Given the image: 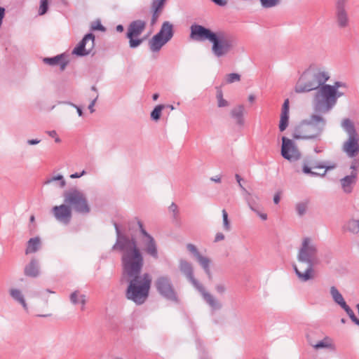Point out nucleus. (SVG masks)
<instances>
[{
  "instance_id": "f257e3e1",
  "label": "nucleus",
  "mask_w": 359,
  "mask_h": 359,
  "mask_svg": "<svg viewBox=\"0 0 359 359\" xmlns=\"http://www.w3.org/2000/svg\"><path fill=\"white\" fill-rule=\"evenodd\" d=\"M116 241L113 250L121 253L123 275L129 283L126 290V298L137 305L143 304L149 297L151 283L148 273L140 274L144 265V257L137 246L135 238L121 233L118 226L114 224Z\"/></svg>"
},
{
  "instance_id": "f03ea898",
  "label": "nucleus",
  "mask_w": 359,
  "mask_h": 359,
  "mask_svg": "<svg viewBox=\"0 0 359 359\" xmlns=\"http://www.w3.org/2000/svg\"><path fill=\"white\" fill-rule=\"evenodd\" d=\"M190 37L196 41L208 40L212 43L211 51L217 58L229 55L234 49L236 42L233 36L224 32H213L199 25L194 24L190 27Z\"/></svg>"
},
{
  "instance_id": "7ed1b4c3",
  "label": "nucleus",
  "mask_w": 359,
  "mask_h": 359,
  "mask_svg": "<svg viewBox=\"0 0 359 359\" xmlns=\"http://www.w3.org/2000/svg\"><path fill=\"white\" fill-rule=\"evenodd\" d=\"M318 252V243L314 238L306 236L302 239L297 250V259L299 264H306V268L301 270L296 264L293 265L294 272L301 282L306 283L315 278L313 266L320 262Z\"/></svg>"
},
{
  "instance_id": "20e7f679",
  "label": "nucleus",
  "mask_w": 359,
  "mask_h": 359,
  "mask_svg": "<svg viewBox=\"0 0 359 359\" xmlns=\"http://www.w3.org/2000/svg\"><path fill=\"white\" fill-rule=\"evenodd\" d=\"M330 79V72L326 67L311 65L299 77L294 86V91L297 93H306L316 90L326 85Z\"/></svg>"
},
{
  "instance_id": "39448f33",
  "label": "nucleus",
  "mask_w": 359,
  "mask_h": 359,
  "mask_svg": "<svg viewBox=\"0 0 359 359\" xmlns=\"http://www.w3.org/2000/svg\"><path fill=\"white\" fill-rule=\"evenodd\" d=\"M326 123L323 115L315 112L294 128L292 137L296 140H320Z\"/></svg>"
},
{
  "instance_id": "423d86ee",
  "label": "nucleus",
  "mask_w": 359,
  "mask_h": 359,
  "mask_svg": "<svg viewBox=\"0 0 359 359\" xmlns=\"http://www.w3.org/2000/svg\"><path fill=\"white\" fill-rule=\"evenodd\" d=\"M339 97L334 90L326 84L316 90L312 106L314 111L320 115L329 113L337 104Z\"/></svg>"
},
{
  "instance_id": "0eeeda50",
  "label": "nucleus",
  "mask_w": 359,
  "mask_h": 359,
  "mask_svg": "<svg viewBox=\"0 0 359 359\" xmlns=\"http://www.w3.org/2000/svg\"><path fill=\"white\" fill-rule=\"evenodd\" d=\"M64 201L76 212L81 214H88L90 207L86 194L77 188H72L64 194Z\"/></svg>"
},
{
  "instance_id": "6e6552de",
  "label": "nucleus",
  "mask_w": 359,
  "mask_h": 359,
  "mask_svg": "<svg viewBox=\"0 0 359 359\" xmlns=\"http://www.w3.org/2000/svg\"><path fill=\"white\" fill-rule=\"evenodd\" d=\"M341 125L348 135V139L343 144L342 150L349 158H354L359 153V135L350 119H344Z\"/></svg>"
},
{
  "instance_id": "1a4fd4ad",
  "label": "nucleus",
  "mask_w": 359,
  "mask_h": 359,
  "mask_svg": "<svg viewBox=\"0 0 359 359\" xmlns=\"http://www.w3.org/2000/svg\"><path fill=\"white\" fill-rule=\"evenodd\" d=\"M137 224L140 227V232L139 241L143 252L151 258L158 259L159 255L156 241L145 230L140 221H138Z\"/></svg>"
},
{
  "instance_id": "9d476101",
  "label": "nucleus",
  "mask_w": 359,
  "mask_h": 359,
  "mask_svg": "<svg viewBox=\"0 0 359 359\" xmlns=\"http://www.w3.org/2000/svg\"><path fill=\"white\" fill-rule=\"evenodd\" d=\"M155 285L158 293L168 300L177 302V292L168 276H161L155 281Z\"/></svg>"
},
{
  "instance_id": "9b49d317",
  "label": "nucleus",
  "mask_w": 359,
  "mask_h": 359,
  "mask_svg": "<svg viewBox=\"0 0 359 359\" xmlns=\"http://www.w3.org/2000/svg\"><path fill=\"white\" fill-rule=\"evenodd\" d=\"M281 155L290 162L297 161L302 157V154L294 142L285 137H282Z\"/></svg>"
},
{
  "instance_id": "f8f14e48",
  "label": "nucleus",
  "mask_w": 359,
  "mask_h": 359,
  "mask_svg": "<svg viewBox=\"0 0 359 359\" xmlns=\"http://www.w3.org/2000/svg\"><path fill=\"white\" fill-rule=\"evenodd\" d=\"M95 46V36L87 34L79 44L73 49L72 54L77 56H86L91 53Z\"/></svg>"
},
{
  "instance_id": "ddd939ff",
  "label": "nucleus",
  "mask_w": 359,
  "mask_h": 359,
  "mask_svg": "<svg viewBox=\"0 0 359 359\" xmlns=\"http://www.w3.org/2000/svg\"><path fill=\"white\" fill-rule=\"evenodd\" d=\"M187 249L188 250L189 252H190L194 256V257L196 258L197 262L199 263L201 266L204 270V271L206 273V275L208 276V278L211 279L212 278V273L210 271V262H211L210 259L208 257H204L202 255H201L198 250L194 244H191V243L187 244Z\"/></svg>"
},
{
  "instance_id": "4468645a",
  "label": "nucleus",
  "mask_w": 359,
  "mask_h": 359,
  "mask_svg": "<svg viewBox=\"0 0 359 359\" xmlns=\"http://www.w3.org/2000/svg\"><path fill=\"white\" fill-rule=\"evenodd\" d=\"M53 215L57 221L68 224L72 219V209L67 204L54 206L52 209Z\"/></svg>"
},
{
  "instance_id": "2eb2a0df",
  "label": "nucleus",
  "mask_w": 359,
  "mask_h": 359,
  "mask_svg": "<svg viewBox=\"0 0 359 359\" xmlns=\"http://www.w3.org/2000/svg\"><path fill=\"white\" fill-rule=\"evenodd\" d=\"M196 290L200 292L203 301L209 306L212 311H219L222 308L221 302L208 292L202 284Z\"/></svg>"
},
{
  "instance_id": "dca6fc26",
  "label": "nucleus",
  "mask_w": 359,
  "mask_h": 359,
  "mask_svg": "<svg viewBox=\"0 0 359 359\" xmlns=\"http://www.w3.org/2000/svg\"><path fill=\"white\" fill-rule=\"evenodd\" d=\"M310 163L307 161H304L302 165V172L304 174H309L311 176H318L320 175L321 177H324L326 175L327 170H333L337 167V165L334 163H325L324 162H319L316 163L313 168H325V172L320 175L316 172L311 170V167L309 166Z\"/></svg>"
},
{
  "instance_id": "f3484780",
  "label": "nucleus",
  "mask_w": 359,
  "mask_h": 359,
  "mask_svg": "<svg viewBox=\"0 0 359 359\" xmlns=\"http://www.w3.org/2000/svg\"><path fill=\"white\" fill-rule=\"evenodd\" d=\"M346 1H337V22L341 28H345L349 25V18L345 8Z\"/></svg>"
},
{
  "instance_id": "a211bd4d",
  "label": "nucleus",
  "mask_w": 359,
  "mask_h": 359,
  "mask_svg": "<svg viewBox=\"0 0 359 359\" xmlns=\"http://www.w3.org/2000/svg\"><path fill=\"white\" fill-rule=\"evenodd\" d=\"M179 268L180 271L187 277L196 289L201 285L196 279L194 278L193 267L189 262L181 259L180 261Z\"/></svg>"
},
{
  "instance_id": "6ab92c4d",
  "label": "nucleus",
  "mask_w": 359,
  "mask_h": 359,
  "mask_svg": "<svg viewBox=\"0 0 359 359\" xmlns=\"http://www.w3.org/2000/svg\"><path fill=\"white\" fill-rule=\"evenodd\" d=\"M245 109L243 104L236 106L230 111L231 117L239 128H243L245 126Z\"/></svg>"
},
{
  "instance_id": "aec40b11",
  "label": "nucleus",
  "mask_w": 359,
  "mask_h": 359,
  "mask_svg": "<svg viewBox=\"0 0 359 359\" xmlns=\"http://www.w3.org/2000/svg\"><path fill=\"white\" fill-rule=\"evenodd\" d=\"M147 22L137 20L130 22L128 28L127 37L139 36L145 29Z\"/></svg>"
},
{
  "instance_id": "412c9836",
  "label": "nucleus",
  "mask_w": 359,
  "mask_h": 359,
  "mask_svg": "<svg viewBox=\"0 0 359 359\" xmlns=\"http://www.w3.org/2000/svg\"><path fill=\"white\" fill-rule=\"evenodd\" d=\"M40 273L39 261L36 258H32L30 262L25 266V276L31 278H36L40 275Z\"/></svg>"
},
{
  "instance_id": "4be33fe9",
  "label": "nucleus",
  "mask_w": 359,
  "mask_h": 359,
  "mask_svg": "<svg viewBox=\"0 0 359 359\" xmlns=\"http://www.w3.org/2000/svg\"><path fill=\"white\" fill-rule=\"evenodd\" d=\"M356 178L357 172L352 171L350 175H346L340 180L341 188L345 194L351 193L353 187L356 182Z\"/></svg>"
},
{
  "instance_id": "5701e85b",
  "label": "nucleus",
  "mask_w": 359,
  "mask_h": 359,
  "mask_svg": "<svg viewBox=\"0 0 359 359\" xmlns=\"http://www.w3.org/2000/svg\"><path fill=\"white\" fill-rule=\"evenodd\" d=\"M289 104H290L289 100L286 99L284 101V103H283L282 109H281L280 122H279V126H278L279 130L281 132L284 131L288 126L289 111H290Z\"/></svg>"
},
{
  "instance_id": "b1692460",
  "label": "nucleus",
  "mask_w": 359,
  "mask_h": 359,
  "mask_svg": "<svg viewBox=\"0 0 359 359\" xmlns=\"http://www.w3.org/2000/svg\"><path fill=\"white\" fill-rule=\"evenodd\" d=\"M330 294L333 301L341 309H343L346 313L351 309V308L346 303L342 294L336 287L332 286L330 287Z\"/></svg>"
},
{
  "instance_id": "393cba45",
  "label": "nucleus",
  "mask_w": 359,
  "mask_h": 359,
  "mask_svg": "<svg viewBox=\"0 0 359 359\" xmlns=\"http://www.w3.org/2000/svg\"><path fill=\"white\" fill-rule=\"evenodd\" d=\"M43 62L50 66L59 65L62 71L66 68L68 64V61L65 59L63 54L57 55L53 57H45L43 58Z\"/></svg>"
},
{
  "instance_id": "a878e982",
  "label": "nucleus",
  "mask_w": 359,
  "mask_h": 359,
  "mask_svg": "<svg viewBox=\"0 0 359 359\" xmlns=\"http://www.w3.org/2000/svg\"><path fill=\"white\" fill-rule=\"evenodd\" d=\"M168 41V40L160 36V35L155 34L149 41V48L151 51L157 53L160 51L162 47Z\"/></svg>"
},
{
  "instance_id": "bb28decb",
  "label": "nucleus",
  "mask_w": 359,
  "mask_h": 359,
  "mask_svg": "<svg viewBox=\"0 0 359 359\" xmlns=\"http://www.w3.org/2000/svg\"><path fill=\"white\" fill-rule=\"evenodd\" d=\"M166 0H153L151 8L153 11L152 17L151 19V25H154L158 20L162 10L164 6V4Z\"/></svg>"
},
{
  "instance_id": "cd10ccee",
  "label": "nucleus",
  "mask_w": 359,
  "mask_h": 359,
  "mask_svg": "<svg viewBox=\"0 0 359 359\" xmlns=\"http://www.w3.org/2000/svg\"><path fill=\"white\" fill-rule=\"evenodd\" d=\"M9 294L11 298L18 304H20L22 308L25 310H28V306L26 302L25 295L18 288H11L9 290Z\"/></svg>"
},
{
  "instance_id": "c85d7f7f",
  "label": "nucleus",
  "mask_w": 359,
  "mask_h": 359,
  "mask_svg": "<svg viewBox=\"0 0 359 359\" xmlns=\"http://www.w3.org/2000/svg\"><path fill=\"white\" fill-rule=\"evenodd\" d=\"M243 196L250 209L253 212H257V208L259 200L258 196L257 194L249 192L246 189H244Z\"/></svg>"
},
{
  "instance_id": "c756f323",
  "label": "nucleus",
  "mask_w": 359,
  "mask_h": 359,
  "mask_svg": "<svg viewBox=\"0 0 359 359\" xmlns=\"http://www.w3.org/2000/svg\"><path fill=\"white\" fill-rule=\"evenodd\" d=\"M69 299L73 305L81 304V310H85L86 304V296L81 294L79 290L74 291L69 296Z\"/></svg>"
},
{
  "instance_id": "7c9ffc66",
  "label": "nucleus",
  "mask_w": 359,
  "mask_h": 359,
  "mask_svg": "<svg viewBox=\"0 0 359 359\" xmlns=\"http://www.w3.org/2000/svg\"><path fill=\"white\" fill-rule=\"evenodd\" d=\"M156 34L170 41L173 36V25L168 21L164 22Z\"/></svg>"
},
{
  "instance_id": "2f4dec72",
  "label": "nucleus",
  "mask_w": 359,
  "mask_h": 359,
  "mask_svg": "<svg viewBox=\"0 0 359 359\" xmlns=\"http://www.w3.org/2000/svg\"><path fill=\"white\" fill-rule=\"evenodd\" d=\"M41 239L39 237L30 238L27 242L25 254L29 255L36 252L41 248Z\"/></svg>"
},
{
  "instance_id": "473e14b6",
  "label": "nucleus",
  "mask_w": 359,
  "mask_h": 359,
  "mask_svg": "<svg viewBox=\"0 0 359 359\" xmlns=\"http://www.w3.org/2000/svg\"><path fill=\"white\" fill-rule=\"evenodd\" d=\"M309 203L310 201L309 199H304L295 204V211L299 217H302L306 214Z\"/></svg>"
},
{
  "instance_id": "72a5a7b5",
  "label": "nucleus",
  "mask_w": 359,
  "mask_h": 359,
  "mask_svg": "<svg viewBox=\"0 0 359 359\" xmlns=\"http://www.w3.org/2000/svg\"><path fill=\"white\" fill-rule=\"evenodd\" d=\"M313 347L317 350L320 348H328L331 350L335 349V346L332 339L328 337H325L323 340L313 345Z\"/></svg>"
},
{
  "instance_id": "f704fd0d",
  "label": "nucleus",
  "mask_w": 359,
  "mask_h": 359,
  "mask_svg": "<svg viewBox=\"0 0 359 359\" xmlns=\"http://www.w3.org/2000/svg\"><path fill=\"white\" fill-rule=\"evenodd\" d=\"M329 87H331L335 92V94L338 96V97H341L344 95L345 93L340 90L339 89H344L347 88V85L346 83L342 81H335L333 85H329Z\"/></svg>"
},
{
  "instance_id": "c9c22d12",
  "label": "nucleus",
  "mask_w": 359,
  "mask_h": 359,
  "mask_svg": "<svg viewBox=\"0 0 359 359\" xmlns=\"http://www.w3.org/2000/svg\"><path fill=\"white\" fill-rule=\"evenodd\" d=\"M55 181H58L59 182V187L60 188H63L65 187L66 185V182L64 179V177L59 174L56 176H53L51 177H49L48 178L45 182H44V184L47 185V184H49L53 182H55Z\"/></svg>"
},
{
  "instance_id": "e433bc0d",
  "label": "nucleus",
  "mask_w": 359,
  "mask_h": 359,
  "mask_svg": "<svg viewBox=\"0 0 359 359\" xmlns=\"http://www.w3.org/2000/svg\"><path fill=\"white\" fill-rule=\"evenodd\" d=\"M216 98L217 101V107L219 108L226 107L229 106V102L223 97V93L221 89H217Z\"/></svg>"
},
{
  "instance_id": "4c0bfd02",
  "label": "nucleus",
  "mask_w": 359,
  "mask_h": 359,
  "mask_svg": "<svg viewBox=\"0 0 359 359\" xmlns=\"http://www.w3.org/2000/svg\"><path fill=\"white\" fill-rule=\"evenodd\" d=\"M165 108L163 104H158L154 107L153 111L151 112V118L152 120L157 121L159 120L161 112L163 109Z\"/></svg>"
},
{
  "instance_id": "58836bf2",
  "label": "nucleus",
  "mask_w": 359,
  "mask_h": 359,
  "mask_svg": "<svg viewBox=\"0 0 359 359\" xmlns=\"http://www.w3.org/2000/svg\"><path fill=\"white\" fill-rule=\"evenodd\" d=\"M261 6L264 8H271L278 6L281 0H259Z\"/></svg>"
},
{
  "instance_id": "ea45409f",
  "label": "nucleus",
  "mask_w": 359,
  "mask_h": 359,
  "mask_svg": "<svg viewBox=\"0 0 359 359\" xmlns=\"http://www.w3.org/2000/svg\"><path fill=\"white\" fill-rule=\"evenodd\" d=\"M222 213L223 219V229L226 231H229L231 230V224L228 219V214L225 210H222Z\"/></svg>"
},
{
  "instance_id": "a19ab883",
  "label": "nucleus",
  "mask_w": 359,
  "mask_h": 359,
  "mask_svg": "<svg viewBox=\"0 0 359 359\" xmlns=\"http://www.w3.org/2000/svg\"><path fill=\"white\" fill-rule=\"evenodd\" d=\"M241 75L237 73H231L226 76V82L227 83H233L234 82L240 81Z\"/></svg>"
},
{
  "instance_id": "79ce46f5",
  "label": "nucleus",
  "mask_w": 359,
  "mask_h": 359,
  "mask_svg": "<svg viewBox=\"0 0 359 359\" xmlns=\"http://www.w3.org/2000/svg\"><path fill=\"white\" fill-rule=\"evenodd\" d=\"M347 229L352 233L359 232L358 220H351L347 224Z\"/></svg>"
},
{
  "instance_id": "37998d69",
  "label": "nucleus",
  "mask_w": 359,
  "mask_h": 359,
  "mask_svg": "<svg viewBox=\"0 0 359 359\" xmlns=\"http://www.w3.org/2000/svg\"><path fill=\"white\" fill-rule=\"evenodd\" d=\"M137 37L138 36L128 37L129 39V46L131 48H137L142 43V39H137Z\"/></svg>"
},
{
  "instance_id": "c03bdc74",
  "label": "nucleus",
  "mask_w": 359,
  "mask_h": 359,
  "mask_svg": "<svg viewBox=\"0 0 359 359\" xmlns=\"http://www.w3.org/2000/svg\"><path fill=\"white\" fill-rule=\"evenodd\" d=\"M48 0H41L40 1V7L39 13L42 15H44L48 11Z\"/></svg>"
},
{
  "instance_id": "a18cd8bd",
  "label": "nucleus",
  "mask_w": 359,
  "mask_h": 359,
  "mask_svg": "<svg viewBox=\"0 0 359 359\" xmlns=\"http://www.w3.org/2000/svg\"><path fill=\"white\" fill-rule=\"evenodd\" d=\"M91 29L92 30H100V31H104V27L102 25L101 22L100 21H95L91 25Z\"/></svg>"
},
{
  "instance_id": "49530a36",
  "label": "nucleus",
  "mask_w": 359,
  "mask_h": 359,
  "mask_svg": "<svg viewBox=\"0 0 359 359\" xmlns=\"http://www.w3.org/2000/svg\"><path fill=\"white\" fill-rule=\"evenodd\" d=\"M46 133L48 134V135L50 137H53L55 139V142L56 143H60L61 142V139L59 137V136L57 135V133L55 130H48L46 132Z\"/></svg>"
},
{
  "instance_id": "de8ad7c7",
  "label": "nucleus",
  "mask_w": 359,
  "mask_h": 359,
  "mask_svg": "<svg viewBox=\"0 0 359 359\" xmlns=\"http://www.w3.org/2000/svg\"><path fill=\"white\" fill-rule=\"evenodd\" d=\"M347 315L349 316V318H351V320L357 325L359 326V319L357 318V317L355 316L354 312L353 311V310L351 309L349 311H348L346 312Z\"/></svg>"
},
{
  "instance_id": "09e8293b",
  "label": "nucleus",
  "mask_w": 359,
  "mask_h": 359,
  "mask_svg": "<svg viewBox=\"0 0 359 359\" xmlns=\"http://www.w3.org/2000/svg\"><path fill=\"white\" fill-rule=\"evenodd\" d=\"M215 288L216 292L219 294H224L226 290L225 285L222 283L217 284Z\"/></svg>"
},
{
  "instance_id": "8fccbe9b",
  "label": "nucleus",
  "mask_w": 359,
  "mask_h": 359,
  "mask_svg": "<svg viewBox=\"0 0 359 359\" xmlns=\"http://www.w3.org/2000/svg\"><path fill=\"white\" fill-rule=\"evenodd\" d=\"M66 104L74 107L75 109H76V111L78 113V115L79 116H83V111H82V109L80 107L76 105L75 104L72 103V102H65Z\"/></svg>"
},
{
  "instance_id": "3c124183",
  "label": "nucleus",
  "mask_w": 359,
  "mask_h": 359,
  "mask_svg": "<svg viewBox=\"0 0 359 359\" xmlns=\"http://www.w3.org/2000/svg\"><path fill=\"white\" fill-rule=\"evenodd\" d=\"M359 167V159H354L351 165V169L352 171L356 172V169Z\"/></svg>"
},
{
  "instance_id": "603ef678",
  "label": "nucleus",
  "mask_w": 359,
  "mask_h": 359,
  "mask_svg": "<svg viewBox=\"0 0 359 359\" xmlns=\"http://www.w3.org/2000/svg\"><path fill=\"white\" fill-rule=\"evenodd\" d=\"M98 97V95H97L94 100L91 101L90 104L88 105V109L90 110V113H93L95 111L94 106L95 104V102L97 101V99Z\"/></svg>"
},
{
  "instance_id": "864d4df0",
  "label": "nucleus",
  "mask_w": 359,
  "mask_h": 359,
  "mask_svg": "<svg viewBox=\"0 0 359 359\" xmlns=\"http://www.w3.org/2000/svg\"><path fill=\"white\" fill-rule=\"evenodd\" d=\"M86 174V172L85 170H83L81 172H75L74 174H72L70 175V178L75 179V178H79Z\"/></svg>"
},
{
  "instance_id": "5fc2aeb1",
  "label": "nucleus",
  "mask_w": 359,
  "mask_h": 359,
  "mask_svg": "<svg viewBox=\"0 0 359 359\" xmlns=\"http://www.w3.org/2000/svg\"><path fill=\"white\" fill-rule=\"evenodd\" d=\"M169 210L170 211L172 212L175 215H177L178 213V208H177V205L172 203L170 207H169Z\"/></svg>"
},
{
  "instance_id": "6e6d98bb",
  "label": "nucleus",
  "mask_w": 359,
  "mask_h": 359,
  "mask_svg": "<svg viewBox=\"0 0 359 359\" xmlns=\"http://www.w3.org/2000/svg\"><path fill=\"white\" fill-rule=\"evenodd\" d=\"M41 142L39 139H31L27 140V144L29 145H36Z\"/></svg>"
},
{
  "instance_id": "4d7b16f0",
  "label": "nucleus",
  "mask_w": 359,
  "mask_h": 359,
  "mask_svg": "<svg viewBox=\"0 0 359 359\" xmlns=\"http://www.w3.org/2000/svg\"><path fill=\"white\" fill-rule=\"evenodd\" d=\"M224 239V235L222 233H217L215 238V242H219Z\"/></svg>"
},
{
  "instance_id": "13d9d810",
  "label": "nucleus",
  "mask_w": 359,
  "mask_h": 359,
  "mask_svg": "<svg viewBox=\"0 0 359 359\" xmlns=\"http://www.w3.org/2000/svg\"><path fill=\"white\" fill-rule=\"evenodd\" d=\"M216 5L224 6L227 4V0H211Z\"/></svg>"
},
{
  "instance_id": "bf43d9fd",
  "label": "nucleus",
  "mask_w": 359,
  "mask_h": 359,
  "mask_svg": "<svg viewBox=\"0 0 359 359\" xmlns=\"http://www.w3.org/2000/svg\"><path fill=\"white\" fill-rule=\"evenodd\" d=\"M236 181L240 187V188L242 189L243 191V193H244V189H245V188L243 187V186L241 184V180H242V178L241 177V176L238 174L236 175Z\"/></svg>"
},
{
  "instance_id": "052dcab7",
  "label": "nucleus",
  "mask_w": 359,
  "mask_h": 359,
  "mask_svg": "<svg viewBox=\"0 0 359 359\" xmlns=\"http://www.w3.org/2000/svg\"><path fill=\"white\" fill-rule=\"evenodd\" d=\"M257 213V215L262 219V220H266L267 219V215L266 213L260 212L258 209L257 208V212H255Z\"/></svg>"
},
{
  "instance_id": "680f3d73",
  "label": "nucleus",
  "mask_w": 359,
  "mask_h": 359,
  "mask_svg": "<svg viewBox=\"0 0 359 359\" xmlns=\"http://www.w3.org/2000/svg\"><path fill=\"white\" fill-rule=\"evenodd\" d=\"M280 197L278 194H276L273 196V202L276 204H278L280 202Z\"/></svg>"
},
{
  "instance_id": "e2e57ef3",
  "label": "nucleus",
  "mask_w": 359,
  "mask_h": 359,
  "mask_svg": "<svg viewBox=\"0 0 359 359\" xmlns=\"http://www.w3.org/2000/svg\"><path fill=\"white\" fill-rule=\"evenodd\" d=\"M210 180L217 183H219L221 182V178L219 176L212 177Z\"/></svg>"
},
{
  "instance_id": "0e129e2a",
  "label": "nucleus",
  "mask_w": 359,
  "mask_h": 359,
  "mask_svg": "<svg viewBox=\"0 0 359 359\" xmlns=\"http://www.w3.org/2000/svg\"><path fill=\"white\" fill-rule=\"evenodd\" d=\"M116 29L118 32H122L123 31V27L121 25H118L116 26Z\"/></svg>"
},
{
  "instance_id": "69168bd1",
  "label": "nucleus",
  "mask_w": 359,
  "mask_h": 359,
  "mask_svg": "<svg viewBox=\"0 0 359 359\" xmlns=\"http://www.w3.org/2000/svg\"><path fill=\"white\" fill-rule=\"evenodd\" d=\"M255 97L253 95H250L248 97V100L250 102H253L255 101Z\"/></svg>"
},
{
  "instance_id": "338daca9",
  "label": "nucleus",
  "mask_w": 359,
  "mask_h": 359,
  "mask_svg": "<svg viewBox=\"0 0 359 359\" xmlns=\"http://www.w3.org/2000/svg\"><path fill=\"white\" fill-rule=\"evenodd\" d=\"M158 96L159 95H158V93H155V94L153 95L152 98H153L154 100H156L158 98Z\"/></svg>"
},
{
  "instance_id": "774afa93",
  "label": "nucleus",
  "mask_w": 359,
  "mask_h": 359,
  "mask_svg": "<svg viewBox=\"0 0 359 359\" xmlns=\"http://www.w3.org/2000/svg\"><path fill=\"white\" fill-rule=\"evenodd\" d=\"M314 151H315L316 153H320V152H321V151H322V150H321L320 149H319L318 147H316V148L314 149Z\"/></svg>"
}]
</instances>
